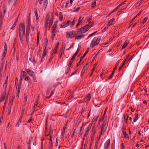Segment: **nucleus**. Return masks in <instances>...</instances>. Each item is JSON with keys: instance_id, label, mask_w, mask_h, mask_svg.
<instances>
[{"instance_id": "52", "label": "nucleus", "mask_w": 149, "mask_h": 149, "mask_svg": "<svg viewBox=\"0 0 149 149\" xmlns=\"http://www.w3.org/2000/svg\"><path fill=\"white\" fill-rule=\"evenodd\" d=\"M22 73L23 77L24 78L25 76L27 74L26 73V72L24 71H23Z\"/></svg>"}, {"instance_id": "46", "label": "nucleus", "mask_w": 149, "mask_h": 149, "mask_svg": "<svg viewBox=\"0 0 149 149\" xmlns=\"http://www.w3.org/2000/svg\"><path fill=\"white\" fill-rule=\"evenodd\" d=\"M53 21L52 20H50L49 21V27H50L53 24Z\"/></svg>"}, {"instance_id": "16", "label": "nucleus", "mask_w": 149, "mask_h": 149, "mask_svg": "<svg viewBox=\"0 0 149 149\" xmlns=\"http://www.w3.org/2000/svg\"><path fill=\"white\" fill-rule=\"evenodd\" d=\"M19 34L20 39V42L22 43H23V36H24V35L23 33L22 34L20 33Z\"/></svg>"}, {"instance_id": "26", "label": "nucleus", "mask_w": 149, "mask_h": 149, "mask_svg": "<svg viewBox=\"0 0 149 149\" xmlns=\"http://www.w3.org/2000/svg\"><path fill=\"white\" fill-rule=\"evenodd\" d=\"M97 32H94L92 33H91V34H90L88 36V37H87V38L86 39L87 40H88V39L90 38L92 36L94 35H95V33H96Z\"/></svg>"}, {"instance_id": "12", "label": "nucleus", "mask_w": 149, "mask_h": 149, "mask_svg": "<svg viewBox=\"0 0 149 149\" xmlns=\"http://www.w3.org/2000/svg\"><path fill=\"white\" fill-rule=\"evenodd\" d=\"M75 36V39L77 40H80L82 37L83 38L84 36V35H77L76 34Z\"/></svg>"}, {"instance_id": "11", "label": "nucleus", "mask_w": 149, "mask_h": 149, "mask_svg": "<svg viewBox=\"0 0 149 149\" xmlns=\"http://www.w3.org/2000/svg\"><path fill=\"white\" fill-rule=\"evenodd\" d=\"M5 45L4 47V51L3 53V56H5L7 52V45H6V43L5 42Z\"/></svg>"}, {"instance_id": "21", "label": "nucleus", "mask_w": 149, "mask_h": 149, "mask_svg": "<svg viewBox=\"0 0 149 149\" xmlns=\"http://www.w3.org/2000/svg\"><path fill=\"white\" fill-rule=\"evenodd\" d=\"M123 134L125 139H128L129 138V136L125 131L124 132H123Z\"/></svg>"}, {"instance_id": "43", "label": "nucleus", "mask_w": 149, "mask_h": 149, "mask_svg": "<svg viewBox=\"0 0 149 149\" xmlns=\"http://www.w3.org/2000/svg\"><path fill=\"white\" fill-rule=\"evenodd\" d=\"M48 40L47 38L45 39L43 45H48Z\"/></svg>"}, {"instance_id": "41", "label": "nucleus", "mask_w": 149, "mask_h": 149, "mask_svg": "<svg viewBox=\"0 0 149 149\" xmlns=\"http://www.w3.org/2000/svg\"><path fill=\"white\" fill-rule=\"evenodd\" d=\"M54 57V56L53 54H51V56L50 58V59L49 61V62L50 63L51 61L52 60V59Z\"/></svg>"}, {"instance_id": "38", "label": "nucleus", "mask_w": 149, "mask_h": 149, "mask_svg": "<svg viewBox=\"0 0 149 149\" xmlns=\"http://www.w3.org/2000/svg\"><path fill=\"white\" fill-rule=\"evenodd\" d=\"M16 38H15V39L14 43H13V47H16V45H17V43H16Z\"/></svg>"}, {"instance_id": "8", "label": "nucleus", "mask_w": 149, "mask_h": 149, "mask_svg": "<svg viewBox=\"0 0 149 149\" xmlns=\"http://www.w3.org/2000/svg\"><path fill=\"white\" fill-rule=\"evenodd\" d=\"M88 64L86 63L83 67V70L81 72V75L82 76L85 73V70L88 68Z\"/></svg>"}, {"instance_id": "57", "label": "nucleus", "mask_w": 149, "mask_h": 149, "mask_svg": "<svg viewBox=\"0 0 149 149\" xmlns=\"http://www.w3.org/2000/svg\"><path fill=\"white\" fill-rule=\"evenodd\" d=\"M31 23H28V25L27 26V28L30 29V27H31Z\"/></svg>"}, {"instance_id": "20", "label": "nucleus", "mask_w": 149, "mask_h": 149, "mask_svg": "<svg viewBox=\"0 0 149 149\" xmlns=\"http://www.w3.org/2000/svg\"><path fill=\"white\" fill-rule=\"evenodd\" d=\"M134 116L135 117L134 119V122H136L138 119V114L137 113H135Z\"/></svg>"}, {"instance_id": "4", "label": "nucleus", "mask_w": 149, "mask_h": 149, "mask_svg": "<svg viewBox=\"0 0 149 149\" xmlns=\"http://www.w3.org/2000/svg\"><path fill=\"white\" fill-rule=\"evenodd\" d=\"M19 34H24L25 33V25L22 23H20L19 27Z\"/></svg>"}, {"instance_id": "45", "label": "nucleus", "mask_w": 149, "mask_h": 149, "mask_svg": "<svg viewBox=\"0 0 149 149\" xmlns=\"http://www.w3.org/2000/svg\"><path fill=\"white\" fill-rule=\"evenodd\" d=\"M23 78L25 80L27 81H29L30 79L29 77L28 76L24 77Z\"/></svg>"}, {"instance_id": "15", "label": "nucleus", "mask_w": 149, "mask_h": 149, "mask_svg": "<svg viewBox=\"0 0 149 149\" xmlns=\"http://www.w3.org/2000/svg\"><path fill=\"white\" fill-rule=\"evenodd\" d=\"M91 128V126L89 125L87 128L86 131L85 133V136H87Z\"/></svg>"}, {"instance_id": "63", "label": "nucleus", "mask_w": 149, "mask_h": 149, "mask_svg": "<svg viewBox=\"0 0 149 149\" xmlns=\"http://www.w3.org/2000/svg\"><path fill=\"white\" fill-rule=\"evenodd\" d=\"M73 61H71L70 60V62H69V64H68V66H69L71 67V65H72V62H73Z\"/></svg>"}, {"instance_id": "49", "label": "nucleus", "mask_w": 149, "mask_h": 149, "mask_svg": "<svg viewBox=\"0 0 149 149\" xmlns=\"http://www.w3.org/2000/svg\"><path fill=\"white\" fill-rule=\"evenodd\" d=\"M54 93V90L52 91L51 92V93L50 94V95L48 97H47V98H49L51 97V96Z\"/></svg>"}, {"instance_id": "42", "label": "nucleus", "mask_w": 149, "mask_h": 149, "mask_svg": "<svg viewBox=\"0 0 149 149\" xmlns=\"http://www.w3.org/2000/svg\"><path fill=\"white\" fill-rule=\"evenodd\" d=\"M48 3L47 0H44V5L46 7ZM46 7H45V8Z\"/></svg>"}, {"instance_id": "37", "label": "nucleus", "mask_w": 149, "mask_h": 149, "mask_svg": "<svg viewBox=\"0 0 149 149\" xmlns=\"http://www.w3.org/2000/svg\"><path fill=\"white\" fill-rule=\"evenodd\" d=\"M50 17V15L48 14L47 15L46 19V22H48V21L49 20V19Z\"/></svg>"}, {"instance_id": "50", "label": "nucleus", "mask_w": 149, "mask_h": 149, "mask_svg": "<svg viewBox=\"0 0 149 149\" xmlns=\"http://www.w3.org/2000/svg\"><path fill=\"white\" fill-rule=\"evenodd\" d=\"M81 17L80 16L79 18V20L78 21V22H79L80 23H81V22L82 20V19H83V18L82 19H81Z\"/></svg>"}, {"instance_id": "3", "label": "nucleus", "mask_w": 149, "mask_h": 149, "mask_svg": "<svg viewBox=\"0 0 149 149\" xmlns=\"http://www.w3.org/2000/svg\"><path fill=\"white\" fill-rule=\"evenodd\" d=\"M76 34V32L72 30L66 32V37L67 38L72 39L75 36Z\"/></svg>"}, {"instance_id": "7", "label": "nucleus", "mask_w": 149, "mask_h": 149, "mask_svg": "<svg viewBox=\"0 0 149 149\" xmlns=\"http://www.w3.org/2000/svg\"><path fill=\"white\" fill-rule=\"evenodd\" d=\"M110 140L109 139L107 140L104 145V149H107L108 147L109 146L110 144Z\"/></svg>"}, {"instance_id": "24", "label": "nucleus", "mask_w": 149, "mask_h": 149, "mask_svg": "<svg viewBox=\"0 0 149 149\" xmlns=\"http://www.w3.org/2000/svg\"><path fill=\"white\" fill-rule=\"evenodd\" d=\"M91 98V94H88L87 96L86 97L87 101H88L90 100Z\"/></svg>"}, {"instance_id": "62", "label": "nucleus", "mask_w": 149, "mask_h": 149, "mask_svg": "<svg viewBox=\"0 0 149 149\" xmlns=\"http://www.w3.org/2000/svg\"><path fill=\"white\" fill-rule=\"evenodd\" d=\"M69 1H68L67 2H66V4L65 5V8H66L68 6V4H69Z\"/></svg>"}, {"instance_id": "35", "label": "nucleus", "mask_w": 149, "mask_h": 149, "mask_svg": "<svg viewBox=\"0 0 149 149\" xmlns=\"http://www.w3.org/2000/svg\"><path fill=\"white\" fill-rule=\"evenodd\" d=\"M98 117H99V116H97L96 117H94L92 120V122H93L94 121H95V122L96 121L98 118Z\"/></svg>"}, {"instance_id": "36", "label": "nucleus", "mask_w": 149, "mask_h": 149, "mask_svg": "<svg viewBox=\"0 0 149 149\" xmlns=\"http://www.w3.org/2000/svg\"><path fill=\"white\" fill-rule=\"evenodd\" d=\"M64 51L63 49L61 50L59 53V57H61V56L62 55V53H63Z\"/></svg>"}, {"instance_id": "51", "label": "nucleus", "mask_w": 149, "mask_h": 149, "mask_svg": "<svg viewBox=\"0 0 149 149\" xmlns=\"http://www.w3.org/2000/svg\"><path fill=\"white\" fill-rule=\"evenodd\" d=\"M52 33H56V31L55 30L56 29L54 28H52Z\"/></svg>"}, {"instance_id": "55", "label": "nucleus", "mask_w": 149, "mask_h": 149, "mask_svg": "<svg viewBox=\"0 0 149 149\" xmlns=\"http://www.w3.org/2000/svg\"><path fill=\"white\" fill-rule=\"evenodd\" d=\"M33 78V80L34 82H36L37 81V78L34 75L32 77Z\"/></svg>"}, {"instance_id": "58", "label": "nucleus", "mask_w": 149, "mask_h": 149, "mask_svg": "<svg viewBox=\"0 0 149 149\" xmlns=\"http://www.w3.org/2000/svg\"><path fill=\"white\" fill-rule=\"evenodd\" d=\"M121 146L122 149H125V146L124 145L123 143H122Z\"/></svg>"}, {"instance_id": "22", "label": "nucleus", "mask_w": 149, "mask_h": 149, "mask_svg": "<svg viewBox=\"0 0 149 149\" xmlns=\"http://www.w3.org/2000/svg\"><path fill=\"white\" fill-rule=\"evenodd\" d=\"M75 21L76 20L75 18H74L73 21L70 23V26L71 27H72L74 25Z\"/></svg>"}, {"instance_id": "13", "label": "nucleus", "mask_w": 149, "mask_h": 149, "mask_svg": "<svg viewBox=\"0 0 149 149\" xmlns=\"http://www.w3.org/2000/svg\"><path fill=\"white\" fill-rule=\"evenodd\" d=\"M47 53V50L45 49H44V51L43 52V53L42 54V57H41V61H42V59L44 58V57H45L46 54Z\"/></svg>"}, {"instance_id": "5", "label": "nucleus", "mask_w": 149, "mask_h": 149, "mask_svg": "<svg viewBox=\"0 0 149 149\" xmlns=\"http://www.w3.org/2000/svg\"><path fill=\"white\" fill-rule=\"evenodd\" d=\"M8 98V95H6V91H5L4 93L2 94L1 96V98L0 99V102H1L4 101L5 100L7 101Z\"/></svg>"}, {"instance_id": "31", "label": "nucleus", "mask_w": 149, "mask_h": 149, "mask_svg": "<svg viewBox=\"0 0 149 149\" xmlns=\"http://www.w3.org/2000/svg\"><path fill=\"white\" fill-rule=\"evenodd\" d=\"M148 18L146 17L142 20V24H144L147 20Z\"/></svg>"}, {"instance_id": "10", "label": "nucleus", "mask_w": 149, "mask_h": 149, "mask_svg": "<svg viewBox=\"0 0 149 149\" xmlns=\"http://www.w3.org/2000/svg\"><path fill=\"white\" fill-rule=\"evenodd\" d=\"M106 131V127L102 126L100 134V136H101L102 135H104V133Z\"/></svg>"}, {"instance_id": "34", "label": "nucleus", "mask_w": 149, "mask_h": 149, "mask_svg": "<svg viewBox=\"0 0 149 149\" xmlns=\"http://www.w3.org/2000/svg\"><path fill=\"white\" fill-rule=\"evenodd\" d=\"M31 140L29 139V141L28 143V149L31 148L30 145H31Z\"/></svg>"}, {"instance_id": "56", "label": "nucleus", "mask_w": 149, "mask_h": 149, "mask_svg": "<svg viewBox=\"0 0 149 149\" xmlns=\"http://www.w3.org/2000/svg\"><path fill=\"white\" fill-rule=\"evenodd\" d=\"M15 85H16V88H17V87L16 86V84L17 83H18V79H17V77H16L15 78Z\"/></svg>"}, {"instance_id": "6", "label": "nucleus", "mask_w": 149, "mask_h": 149, "mask_svg": "<svg viewBox=\"0 0 149 149\" xmlns=\"http://www.w3.org/2000/svg\"><path fill=\"white\" fill-rule=\"evenodd\" d=\"M70 21L69 20L67 22H65L63 23L61 25V28H64L68 26L70 24Z\"/></svg>"}, {"instance_id": "27", "label": "nucleus", "mask_w": 149, "mask_h": 149, "mask_svg": "<svg viewBox=\"0 0 149 149\" xmlns=\"http://www.w3.org/2000/svg\"><path fill=\"white\" fill-rule=\"evenodd\" d=\"M45 130L46 131V132L45 133V135L47 136H48L49 135H51V133H50V131L51 130V126L50 127V130L49 131V133L47 134V132H46V127L45 128Z\"/></svg>"}, {"instance_id": "33", "label": "nucleus", "mask_w": 149, "mask_h": 149, "mask_svg": "<svg viewBox=\"0 0 149 149\" xmlns=\"http://www.w3.org/2000/svg\"><path fill=\"white\" fill-rule=\"evenodd\" d=\"M88 52V51H86L83 55L81 57V58H80V61H81V60L84 58V56L86 55V54H87V52Z\"/></svg>"}, {"instance_id": "28", "label": "nucleus", "mask_w": 149, "mask_h": 149, "mask_svg": "<svg viewBox=\"0 0 149 149\" xmlns=\"http://www.w3.org/2000/svg\"><path fill=\"white\" fill-rule=\"evenodd\" d=\"M22 84L19 83V84L18 83H17V84H16V86L17 85V87H18L17 89H19V90H20V88H21Z\"/></svg>"}, {"instance_id": "29", "label": "nucleus", "mask_w": 149, "mask_h": 149, "mask_svg": "<svg viewBox=\"0 0 149 149\" xmlns=\"http://www.w3.org/2000/svg\"><path fill=\"white\" fill-rule=\"evenodd\" d=\"M3 17L4 15L3 16L1 13H0V24H1V25L2 24L1 22H2V18Z\"/></svg>"}, {"instance_id": "60", "label": "nucleus", "mask_w": 149, "mask_h": 149, "mask_svg": "<svg viewBox=\"0 0 149 149\" xmlns=\"http://www.w3.org/2000/svg\"><path fill=\"white\" fill-rule=\"evenodd\" d=\"M107 124V122L105 121H103V124L102 126L106 127V125Z\"/></svg>"}, {"instance_id": "64", "label": "nucleus", "mask_w": 149, "mask_h": 149, "mask_svg": "<svg viewBox=\"0 0 149 149\" xmlns=\"http://www.w3.org/2000/svg\"><path fill=\"white\" fill-rule=\"evenodd\" d=\"M53 51V52L52 54L53 55L54 54H56L57 53V50L54 49Z\"/></svg>"}, {"instance_id": "1", "label": "nucleus", "mask_w": 149, "mask_h": 149, "mask_svg": "<svg viewBox=\"0 0 149 149\" xmlns=\"http://www.w3.org/2000/svg\"><path fill=\"white\" fill-rule=\"evenodd\" d=\"M93 26V24H86L82 27L78 29L76 34L77 35H83L82 34L88 31L91 27Z\"/></svg>"}, {"instance_id": "44", "label": "nucleus", "mask_w": 149, "mask_h": 149, "mask_svg": "<svg viewBox=\"0 0 149 149\" xmlns=\"http://www.w3.org/2000/svg\"><path fill=\"white\" fill-rule=\"evenodd\" d=\"M56 33H52V40H54V38L55 37V34Z\"/></svg>"}, {"instance_id": "30", "label": "nucleus", "mask_w": 149, "mask_h": 149, "mask_svg": "<svg viewBox=\"0 0 149 149\" xmlns=\"http://www.w3.org/2000/svg\"><path fill=\"white\" fill-rule=\"evenodd\" d=\"M39 33H37V46L38 45V43L39 42Z\"/></svg>"}, {"instance_id": "47", "label": "nucleus", "mask_w": 149, "mask_h": 149, "mask_svg": "<svg viewBox=\"0 0 149 149\" xmlns=\"http://www.w3.org/2000/svg\"><path fill=\"white\" fill-rule=\"evenodd\" d=\"M53 134L52 133H51L50 136V138H49V142H52V139L53 138V137L52 136V135Z\"/></svg>"}, {"instance_id": "39", "label": "nucleus", "mask_w": 149, "mask_h": 149, "mask_svg": "<svg viewBox=\"0 0 149 149\" xmlns=\"http://www.w3.org/2000/svg\"><path fill=\"white\" fill-rule=\"evenodd\" d=\"M52 142H49V149H52Z\"/></svg>"}, {"instance_id": "25", "label": "nucleus", "mask_w": 149, "mask_h": 149, "mask_svg": "<svg viewBox=\"0 0 149 149\" xmlns=\"http://www.w3.org/2000/svg\"><path fill=\"white\" fill-rule=\"evenodd\" d=\"M57 23L58 21H56V22H55L52 28H54L55 29H56Z\"/></svg>"}, {"instance_id": "18", "label": "nucleus", "mask_w": 149, "mask_h": 149, "mask_svg": "<svg viewBox=\"0 0 149 149\" xmlns=\"http://www.w3.org/2000/svg\"><path fill=\"white\" fill-rule=\"evenodd\" d=\"M14 99L13 98H12L10 100L9 106L10 108H11L13 104Z\"/></svg>"}, {"instance_id": "14", "label": "nucleus", "mask_w": 149, "mask_h": 149, "mask_svg": "<svg viewBox=\"0 0 149 149\" xmlns=\"http://www.w3.org/2000/svg\"><path fill=\"white\" fill-rule=\"evenodd\" d=\"M129 42L128 41H126L122 47V49L125 48V47L129 44Z\"/></svg>"}, {"instance_id": "17", "label": "nucleus", "mask_w": 149, "mask_h": 149, "mask_svg": "<svg viewBox=\"0 0 149 149\" xmlns=\"http://www.w3.org/2000/svg\"><path fill=\"white\" fill-rule=\"evenodd\" d=\"M114 20V18H112L108 22L107 25L110 26L112 24Z\"/></svg>"}, {"instance_id": "23", "label": "nucleus", "mask_w": 149, "mask_h": 149, "mask_svg": "<svg viewBox=\"0 0 149 149\" xmlns=\"http://www.w3.org/2000/svg\"><path fill=\"white\" fill-rule=\"evenodd\" d=\"M92 16H89L87 17V20L88 22H90L92 19Z\"/></svg>"}, {"instance_id": "2", "label": "nucleus", "mask_w": 149, "mask_h": 149, "mask_svg": "<svg viewBox=\"0 0 149 149\" xmlns=\"http://www.w3.org/2000/svg\"><path fill=\"white\" fill-rule=\"evenodd\" d=\"M100 40V37H98L97 39L96 37H95L91 43L90 47L92 48H93L95 46L97 45L99 43Z\"/></svg>"}, {"instance_id": "48", "label": "nucleus", "mask_w": 149, "mask_h": 149, "mask_svg": "<svg viewBox=\"0 0 149 149\" xmlns=\"http://www.w3.org/2000/svg\"><path fill=\"white\" fill-rule=\"evenodd\" d=\"M76 56V55H75V54H74V55H73L72 56V58H71L70 60L71 61H73L74 59L75 58Z\"/></svg>"}, {"instance_id": "19", "label": "nucleus", "mask_w": 149, "mask_h": 149, "mask_svg": "<svg viewBox=\"0 0 149 149\" xmlns=\"http://www.w3.org/2000/svg\"><path fill=\"white\" fill-rule=\"evenodd\" d=\"M59 19L61 21L63 20V15L61 12L59 13Z\"/></svg>"}, {"instance_id": "53", "label": "nucleus", "mask_w": 149, "mask_h": 149, "mask_svg": "<svg viewBox=\"0 0 149 149\" xmlns=\"http://www.w3.org/2000/svg\"><path fill=\"white\" fill-rule=\"evenodd\" d=\"M96 5V2L95 1H94L93 2L92 4V7H94Z\"/></svg>"}, {"instance_id": "9", "label": "nucleus", "mask_w": 149, "mask_h": 149, "mask_svg": "<svg viewBox=\"0 0 149 149\" xmlns=\"http://www.w3.org/2000/svg\"><path fill=\"white\" fill-rule=\"evenodd\" d=\"M26 71L30 76L33 77L35 75L34 72L32 71H31L29 69H26Z\"/></svg>"}, {"instance_id": "40", "label": "nucleus", "mask_w": 149, "mask_h": 149, "mask_svg": "<svg viewBox=\"0 0 149 149\" xmlns=\"http://www.w3.org/2000/svg\"><path fill=\"white\" fill-rule=\"evenodd\" d=\"M74 93V92H72V93L71 94H70V96H69V97H68V99H70V100L71 99H72V98H73V94Z\"/></svg>"}, {"instance_id": "59", "label": "nucleus", "mask_w": 149, "mask_h": 149, "mask_svg": "<svg viewBox=\"0 0 149 149\" xmlns=\"http://www.w3.org/2000/svg\"><path fill=\"white\" fill-rule=\"evenodd\" d=\"M77 70H78V69H77L76 70L72 73V74L71 76L73 75H74V74H76L77 72Z\"/></svg>"}, {"instance_id": "32", "label": "nucleus", "mask_w": 149, "mask_h": 149, "mask_svg": "<svg viewBox=\"0 0 149 149\" xmlns=\"http://www.w3.org/2000/svg\"><path fill=\"white\" fill-rule=\"evenodd\" d=\"M88 143V140L86 139L85 141L84 144V149H86V146L87 145Z\"/></svg>"}, {"instance_id": "61", "label": "nucleus", "mask_w": 149, "mask_h": 149, "mask_svg": "<svg viewBox=\"0 0 149 149\" xmlns=\"http://www.w3.org/2000/svg\"><path fill=\"white\" fill-rule=\"evenodd\" d=\"M35 13L36 16H37V17H38V15L37 14V10L36 9L35 10Z\"/></svg>"}, {"instance_id": "54", "label": "nucleus", "mask_w": 149, "mask_h": 149, "mask_svg": "<svg viewBox=\"0 0 149 149\" xmlns=\"http://www.w3.org/2000/svg\"><path fill=\"white\" fill-rule=\"evenodd\" d=\"M20 90L19 89H17V95L16 96L18 97H19V94Z\"/></svg>"}]
</instances>
